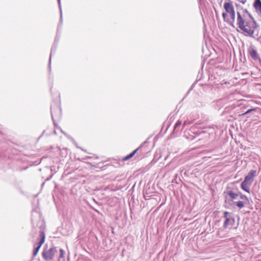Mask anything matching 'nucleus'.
<instances>
[{
	"label": "nucleus",
	"mask_w": 261,
	"mask_h": 261,
	"mask_svg": "<svg viewBox=\"0 0 261 261\" xmlns=\"http://www.w3.org/2000/svg\"><path fill=\"white\" fill-rule=\"evenodd\" d=\"M237 24L245 35L252 36L254 33L256 23L247 9L237 11Z\"/></svg>",
	"instance_id": "obj_1"
},
{
	"label": "nucleus",
	"mask_w": 261,
	"mask_h": 261,
	"mask_svg": "<svg viewBox=\"0 0 261 261\" xmlns=\"http://www.w3.org/2000/svg\"><path fill=\"white\" fill-rule=\"evenodd\" d=\"M57 252V248L55 246H53L49 249H44L42 252V256L46 261H50L53 259Z\"/></svg>",
	"instance_id": "obj_2"
},
{
	"label": "nucleus",
	"mask_w": 261,
	"mask_h": 261,
	"mask_svg": "<svg viewBox=\"0 0 261 261\" xmlns=\"http://www.w3.org/2000/svg\"><path fill=\"white\" fill-rule=\"evenodd\" d=\"M39 237H40V240H39V242L37 244V246L36 247L34 246V250L33 251V256H35L37 254L40 247H41L42 244L44 243L45 239V233L43 231H41L40 233V234H39Z\"/></svg>",
	"instance_id": "obj_3"
},
{
	"label": "nucleus",
	"mask_w": 261,
	"mask_h": 261,
	"mask_svg": "<svg viewBox=\"0 0 261 261\" xmlns=\"http://www.w3.org/2000/svg\"><path fill=\"white\" fill-rule=\"evenodd\" d=\"M224 8L226 11L230 15L232 22H233L235 20L236 14L233 6L229 3H225L224 5Z\"/></svg>",
	"instance_id": "obj_4"
},
{
	"label": "nucleus",
	"mask_w": 261,
	"mask_h": 261,
	"mask_svg": "<svg viewBox=\"0 0 261 261\" xmlns=\"http://www.w3.org/2000/svg\"><path fill=\"white\" fill-rule=\"evenodd\" d=\"M223 194L224 197L233 199H236L239 196L238 193L234 192L233 190L231 189H227L226 191H224Z\"/></svg>",
	"instance_id": "obj_5"
},
{
	"label": "nucleus",
	"mask_w": 261,
	"mask_h": 261,
	"mask_svg": "<svg viewBox=\"0 0 261 261\" xmlns=\"http://www.w3.org/2000/svg\"><path fill=\"white\" fill-rule=\"evenodd\" d=\"M255 175L256 171L253 170H251L248 175L245 177L244 181L251 185L253 181L254 177L255 176Z\"/></svg>",
	"instance_id": "obj_6"
},
{
	"label": "nucleus",
	"mask_w": 261,
	"mask_h": 261,
	"mask_svg": "<svg viewBox=\"0 0 261 261\" xmlns=\"http://www.w3.org/2000/svg\"><path fill=\"white\" fill-rule=\"evenodd\" d=\"M253 6L256 12L261 16V0H255Z\"/></svg>",
	"instance_id": "obj_7"
},
{
	"label": "nucleus",
	"mask_w": 261,
	"mask_h": 261,
	"mask_svg": "<svg viewBox=\"0 0 261 261\" xmlns=\"http://www.w3.org/2000/svg\"><path fill=\"white\" fill-rule=\"evenodd\" d=\"M249 54H250V57L254 60H259V61H260V59L259 57L258 56L256 50H255L254 49H251L249 52Z\"/></svg>",
	"instance_id": "obj_8"
},
{
	"label": "nucleus",
	"mask_w": 261,
	"mask_h": 261,
	"mask_svg": "<svg viewBox=\"0 0 261 261\" xmlns=\"http://www.w3.org/2000/svg\"><path fill=\"white\" fill-rule=\"evenodd\" d=\"M250 186H251V184H250L247 182H245V181L244 180L241 183V187L243 190H244L245 191L249 193H250L249 187Z\"/></svg>",
	"instance_id": "obj_9"
},
{
	"label": "nucleus",
	"mask_w": 261,
	"mask_h": 261,
	"mask_svg": "<svg viewBox=\"0 0 261 261\" xmlns=\"http://www.w3.org/2000/svg\"><path fill=\"white\" fill-rule=\"evenodd\" d=\"M234 222V220L233 218H231V217L227 218V219H225V221L224 223L223 227H224V228H226L227 227V226L229 224L232 225L233 224Z\"/></svg>",
	"instance_id": "obj_10"
},
{
	"label": "nucleus",
	"mask_w": 261,
	"mask_h": 261,
	"mask_svg": "<svg viewBox=\"0 0 261 261\" xmlns=\"http://www.w3.org/2000/svg\"><path fill=\"white\" fill-rule=\"evenodd\" d=\"M225 203L227 206H231L234 205L236 202L233 201L234 199L229 198L228 197H224Z\"/></svg>",
	"instance_id": "obj_11"
},
{
	"label": "nucleus",
	"mask_w": 261,
	"mask_h": 261,
	"mask_svg": "<svg viewBox=\"0 0 261 261\" xmlns=\"http://www.w3.org/2000/svg\"><path fill=\"white\" fill-rule=\"evenodd\" d=\"M236 204L240 208H242L244 206V203L242 201L236 202Z\"/></svg>",
	"instance_id": "obj_12"
},
{
	"label": "nucleus",
	"mask_w": 261,
	"mask_h": 261,
	"mask_svg": "<svg viewBox=\"0 0 261 261\" xmlns=\"http://www.w3.org/2000/svg\"><path fill=\"white\" fill-rule=\"evenodd\" d=\"M56 46H54L52 48H51V52H50V57H49V68H50V62H51V56H52V54H53V51L54 50H56Z\"/></svg>",
	"instance_id": "obj_13"
},
{
	"label": "nucleus",
	"mask_w": 261,
	"mask_h": 261,
	"mask_svg": "<svg viewBox=\"0 0 261 261\" xmlns=\"http://www.w3.org/2000/svg\"><path fill=\"white\" fill-rule=\"evenodd\" d=\"M65 255V251L63 249H60V258H64Z\"/></svg>",
	"instance_id": "obj_14"
},
{
	"label": "nucleus",
	"mask_w": 261,
	"mask_h": 261,
	"mask_svg": "<svg viewBox=\"0 0 261 261\" xmlns=\"http://www.w3.org/2000/svg\"><path fill=\"white\" fill-rule=\"evenodd\" d=\"M182 124V122L178 120L174 125V129H176L178 127L180 126Z\"/></svg>",
	"instance_id": "obj_15"
},
{
	"label": "nucleus",
	"mask_w": 261,
	"mask_h": 261,
	"mask_svg": "<svg viewBox=\"0 0 261 261\" xmlns=\"http://www.w3.org/2000/svg\"><path fill=\"white\" fill-rule=\"evenodd\" d=\"M138 150H139V148H137L136 149L134 150L131 153L128 154V155L129 158H132L136 154V153L137 152V151Z\"/></svg>",
	"instance_id": "obj_16"
},
{
	"label": "nucleus",
	"mask_w": 261,
	"mask_h": 261,
	"mask_svg": "<svg viewBox=\"0 0 261 261\" xmlns=\"http://www.w3.org/2000/svg\"><path fill=\"white\" fill-rule=\"evenodd\" d=\"M58 3L59 5V7L60 10V13H61V20L62 19V12L61 10V0H58Z\"/></svg>",
	"instance_id": "obj_17"
},
{
	"label": "nucleus",
	"mask_w": 261,
	"mask_h": 261,
	"mask_svg": "<svg viewBox=\"0 0 261 261\" xmlns=\"http://www.w3.org/2000/svg\"><path fill=\"white\" fill-rule=\"evenodd\" d=\"M255 110H256L255 109H249V110H248L246 112H245L244 113L242 114V115H246V114H249V113H250L251 112H252V111H255Z\"/></svg>",
	"instance_id": "obj_18"
},
{
	"label": "nucleus",
	"mask_w": 261,
	"mask_h": 261,
	"mask_svg": "<svg viewBox=\"0 0 261 261\" xmlns=\"http://www.w3.org/2000/svg\"><path fill=\"white\" fill-rule=\"evenodd\" d=\"M52 119L54 120V116L55 115V110L53 109V107H50Z\"/></svg>",
	"instance_id": "obj_19"
},
{
	"label": "nucleus",
	"mask_w": 261,
	"mask_h": 261,
	"mask_svg": "<svg viewBox=\"0 0 261 261\" xmlns=\"http://www.w3.org/2000/svg\"><path fill=\"white\" fill-rule=\"evenodd\" d=\"M192 121H185L184 123V126H186V125H190L191 124H192Z\"/></svg>",
	"instance_id": "obj_20"
},
{
	"label": "nucleus",
	"mask_w": 261,
	"mask_h": 261,
	"mask_svg": "<svg viewBox=\"0 0 261 261\" xmlns=\"http://www.w3.org/2000/svg\"><path fill=\"white\" fill-rule=\"evenodd\" d=\"M240 198L243 200H248L247 197L244 195H241Z\"/></svg>",
	"instance_id": "obj_21"
},
{
	"label": "nucleus",
	"mask_w": 261,
	"mask_h": 261,
	"mask_svg": "<svg viewBox=\"0 0 261 261\" xmlns=\"http://www.w3.org/2000/svg\"><path fill=\"white\" fill-rule=\"evenodd\" d=\"M229 214V213L228 212H224V218H225V219H227V218H229L228 217V215Z\"/></svg>",
	"instance_id": "obj_22"
},
{
	"label": "nucleus",
	"mask_w": 261,
	"mask_h": 261,
	"mask_svg": "<svg viewBox=\"0 0 261 261\" xmlns=\"http://www.w3.org/2000/svg\"><path fill=\"white\" fill-rule=\"evenodd\" d=\"M226 16H227V14H226V13H223L222 14V16H223V17L224 18H225V17H226Z\"/></svg>",
	"instance_id": "obj_23"
},
{
	"label": "nucleus",
	"mask_w": 261,
	"mask_h": 261,
	"mask_svg": "<svg viewBox=\"0 0 261 261\" xmlns=\"http://www.w3.org/2000/svg\"><path fill=\"white\" fill-rule=\"evenodd\" d=\"M130 159L128 156V155H127V156H126L124 159H123V160H127L128 159Z\"/></svg>",
	"instance_id": "obj_24"
},
{
	"label": "nucleus",
	"mask_w": 261,
	"mask_h": 261,
	"mask_svg": "<svg viewBox=\"0 0 261 261\" xmlns=\"http://www.w3.org/2000/svg\"><path fill=\"white\" fill-rule=\"evenodd\" d=\"M57 111H58L59 114L61 113V109L59 108H57Z\"/></svg>",
	"instance_id": "obj_25"
}]
</instances>
